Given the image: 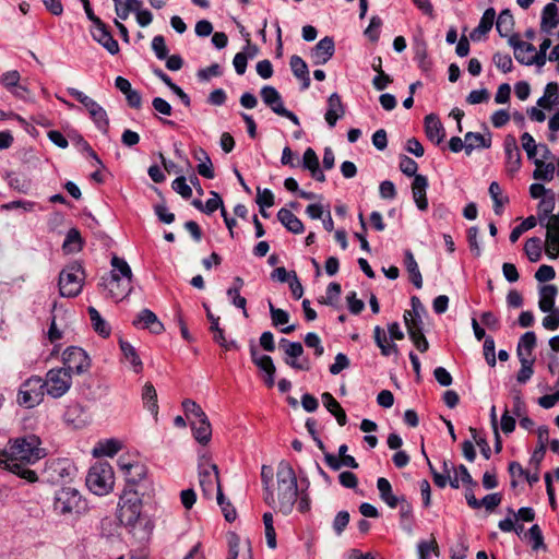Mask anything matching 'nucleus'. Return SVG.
Segmentation results:
<instances>
[{
	"instance_id": "obj_11",
	"label": "nucleus",
	"mask_w": 559,
	"mask_h": 559,
	"mask_svg": "<svg viewBox=\"0 0 559 559\" xmlns=\"http://www.w3.org/2000/svg\"><path fill=\"white\" fill-rule=\"evenodd\" d=\"M63 367L70 373L82 374L90 370L91 359L81 347L70 346L62 354Z\"/></svg>"
},
{
	"instance_id": "obj_31",
	"label": "nucleus",
	"mask_w": 559,
	"mask_h": 559,
	"mask_svg": "<svg viewBox=\"0 0 559 559\" xmlns=\"http://www.w3.org/2000/svg\"><path fill=\"white\" fill-rule=\"evenodd\" d=\"M277 218L293 234H301L305 230L302 222L287 209H281Z\"/></svg>"
},
{
	"instance_id": "obj_34",
	"label": "nucleus",
	"mask_w": 559,
	"mask_h": 559,
	"mask_svg": "<svg viewBox=\"0 0 559 559\" xmlns=\"http://www.w3.org/2000/svg\"><path fill=\"white\" fill-rule=\"evenodd\" d=\"M120 349L123 354L124 360L132 367L135 373H140L143 369V364L136 349L126 341H120Z\"/></svg>"
},
{
	"instance_id": "obj_30",
	"label": "nucleus",
	"mask_w": 559,
	"mask_h": 559,
	"mask_svg": "<svg viewBox=\"0 0 559 559\" xmlns=\"http://www.w3.org/2000/svg\"><path fill=\"white\" fill-rule=\"evenodd\" d=\"M294 75L301 81V88L307 90L310 86L309 70L306 62L299 56H293L289 61Z\"/></svg>"
},
{
	"instance_id": "obj_40",
	"label": "nucleus",
	"mask_w": 559,
	"mask_h": 559,
	"mask_svg": "<svg viewBox=\"0 0 559 559\" xmlns=\"http://www.w3.org/2000/svg\"><path fill=\"white\" fill-rule=\"evenodd\" d=\"M324 461L328 464L329 467H331L334 471H337L341 468V466H347L350 468H357L358 463L352 455H345L341 459H337L334 454L326 453L324 455Z\"/></svg>"
},
{
	"instance_id": "obj_51",
	"label": "nucleus",
	"mask_w": 559,
	"mask_h": 559,
	"mask_svg": "<svg viewBox=\"0 0 559 559\" xmlns=\"http://www.w3.org/2000/svg\"><path fill=\"white\" fill-rule=\"evenodd\" d=\"M251 358L253 362L264 372H275V366L273 364V360L267 355H259L257 349L254 347L251 348Z\"/></svg>"
},
{
	"instance_id": "obj_60",
	"label": "nucleus",
	"mask_w": 559,
	"mask_h": 559,
	"mask_svg": "<svg viewBox=\"0 0 559 559\" xmlns=\"http://www.w3.org/2000/svg\"><path fill=\"white\" fill-rule=\"evenodd\" d=\"M269 308L273 325H284L289 321V314L287 311L275 308L272 302H269Z\"/></svg>"
},
{
	"instance_id": "obj_15",
	"label": "nucleus",
	"mask_w": 559,
	"mask_h": 559,
	"mask_svg": "<svg viewBox=\"0 0 559 559\" xmlns=\"http://www.w3.org/2000/svg\"><path fill=\"white\" fill-rule=\"evenodd\" d=\"M508 43L513 48L514 57L520 63L534 64V46L532 44L521 40L518 34L510 35Z\"/></svg>"
},
{
	"instance_id": "obj_50",
	"label": "nucleus",
	"mask_w": 559,
	"mask_h": 559,
	"mask_svg": "<svg viewBox=\"0 0 559 559\" xmlns=\"http://www.w3.org/2000/svg\"><path fill=\"white\" fill-rule=\"evenodd\" d=\"M557 92L558 84L555 82L548 83L545 88V95L538 99L537 105L543 108H550L552 104L557 103Z\"/></svg>"
},
{
	"instance_id": "obj_24",
	"label": "nucleus",
	"mask_w": 559,
	"mask_h": 559,
	"mask_svg": "<svg viewBox=\"0 0 559 559\" xmlns=\"http://www.w3.org/2000/svg\"><path fill=\"white\" fill-rule=\"evenodd\" d=\"M123 447L122 441L118 439H105L99 440L92 450V454L94 457H103V456H114L117 454Z\"/></svg>"
},
{
	"instance_id": "obj_5",
	"label": "nucleus",
	"mask_w": 559,
	"mask_h": 559,
	"mask_svg": "<svg viewBox=\"0 0 559 559\" xmlns=\"http://www.w3.org/2000/svg\"><path fill=\"white\" fill-rule=\"evenodd\" d=\"M117 518L121 525L133 534L145 525V519L142 515V499L136 491L126 490L122 493L118 503Z\"/></svg>"
},
{
	"instance_id": "obj_28",
	"label": "nucleus",
	"mask_w": 559,
	"mask_h": 559,
	"mask_svg": "<svg viewBox=\"0 0 559 559\" xmlns=\"http://www.w3.org/2000/svg\"><path fill=\"white\" fill-rule=\"evenodd\" d=\"M465 153L471 155L475 148H488L491 146V135L487 136L478 132H467L464 136Z\"/></svg>"
},
{
	"instance_id": "obj_6",
	"label": "nucleus",
	"mask_w": 559,
	"mask_h": 559,
	"mask_svg": "<svg viewBox=\"0 0 559 559\" xmlns=\"http://www.w3.org/2000/svg\"><path fill=\"white\" fill-rule=\"evenodd\" d=\"M53 512L61 516H80L87 512L86 499L73 487H62L55 492Z\"/></svg>"
},
{
	"instance_id": "obj_17",
	"label": "nucleus",
	"mask_w": 559,
	"mask_h": 559,
	"mask_svg": "<svg viewBox=\"0 0 559 559\" xmlns=\"http://www.w3.org/2000/svg\"><path fill=\"white\" fill-rule=\"evenodd\" d=\"M334 50V40L326 36L320 39L311 50V60L316 66L324 64L332 58Z\"/></svg>"
},
{
	"instance_id": "obj_55",
	"label": "nucleus",
	"mask_w": 559,
	"mask_h": 559,
	"mask_svg": "<svg viewBox=\"0 0 559 559\" xmlns=\"http://www.w3.org/2000/svg\"><path fill=\"white\" fill-rule=\"evenodd\" d=\"M412 310L405 311L404 313V321L406 322V316L407 318L412 319L414 323H418L419 325L423 324L421 321V312L425 311L423 304L420 302L419 298L416 296L412 297Z\"/></svg>"
},
{
	"instance_id": "obj_59",
	"label": "nucleus",
	"mask_w": 559,
	"mask_h": 559,
	"mask_svg": "<svg viewBox=\"0 0 559 559\" xmlns=\"http://www.w3.org/2000/svg\"><path fill=\"white\" fill-rule=\"evenodd\" d=\"M90 117L92 118V120L94 121L99 131H102L103 133H107L109 128V119L106 110L103 107L92 112Z\"/></svg>"
},
{
	"instance_id": "obj_44",
	"label": "nucleus",
	"mask_w": 559,
	"mask_h": 559,
	"mask_svg": "<svg viewBox=\"0 0 559 559\" xmlns=\"http://www.w3.org/2000/svg\"><path fill=\"white\" fill-rule=\"evenodd\" d=\"M67 92L72 97H74L79 103H81L86 108V110L88 111L90 115L102 107L93 98H91L90 96L85 95L83 92H81L74 87H69L67 90Z\"/></svg>"
},
{
	"instance_id": "obj_57",
	"label": "nucleus",
	"mask_w": 559,
	"mask_h": 559,
	"mask_svg": "<svg viewBox=\"0 0 559 559\" xmlns=\"http://www.w3.org/2000/svg\"><path fill=\"white\" fill-rule=\"evenodd\" d=\"M522 147L526 152V155L530 159H537L536 154L539 145L536 144L534 138L528 132H524L521 135Z\"/></svg>"
},
{
	"instance_id": "obj_58",
	"label": "nucleus",
	"mask_w": 559,
	"mask_h": 559,
	"mask_svg": "<svg viewBox=\"0 0 559 559\" xmlns=\"http://www.w3.org/2000/svg\"><path fill=\"white\" fill-rule=\"evenodd\" d=\"M519 360L521 362V369L518 372L516 380L520 383H525L532 378V376L534 373V370H533L534 359L522 358Z\"/></svg>"
},
{
	"instance_id": "obj_27",
	"label": "nucleus",
	"mask_w": 559,
	"mask_h": 559,
	"mask_svg": "<svg viewBox=\"0 0 559 559\" xmlns=\"http://www.w3.org/2000/svg\"><path fill=\"white\" fill-rule=\"evenodd\" d=\"M406 328L409 338L412 340L416 348L421 353L427 352L429 348V343L423 333L421 325H419L418 323H414L412 319L406 317Z\"/></svg>"
},
{
	"instance_id": "obj_37",
	"label": "nucleus",
	"mask_w": 559,
	"mask_h": 559,
	"mask_svg": "<svg viewBox=\"0 0 559 559\" xmlns=\"http://www.w3.org/2000/svg\"><path fill=\"white\" fill-rule=\"evenodd\" d=\"M142 400L147 411L155 417L158 414L157 393L151 382H146L142 390Z\"/></svg>"
},
{
	"instance_id": "obj_33",
	"label": "nucleus",
	"mask_w": 559,
	"mask_h": 559,
	"mask_svg": "<svg viewBox=\"0 0 559 559\" xmlns=\"http://www.w3.org/2000/svg\"><path fill=\"white\" fill-rule=\"evenodd\" d=\"M536 346V335L534 332L530 331L524 333L519 341L516 354L519 359L526 358L533 359L532 353L534 347Z\"/></svg>"
},
{
	"instance_id": "obj_3",
	"label": "nucleus",
	"mask_w": 559,
	"mask_h": 559,
	"mask_svg": "<svg viewBox=\"0 0 559 559\" xmlns=\"http://www.w3.org/2000/svg\"><path fill=\"white\" fill-rule=\"evenodd\" d=\"M199 484L202 489L203 496L206 499H213L216 495V500L221 507L227 522H233L236 519V510H227L224 508V495L219 483L218 467L212 462L211 456L203 452L199 454L198 463Z\"/></svg>"
},
{
	"instance_id": "obj_9",
	"label": "nucleus",
	"mask_w": 559,
	"mask_h": 559,
	"mask_svg": "<svg viewBox=\"0 0 559 559\" xmlns=\"http://www.w3.org/2000/svg\"><path fill=\"white\" fill-rule=\"evenodd\" d=\"M43 384L48 396L60 399L71 389L72 376L67 368H52L47 371Z\"/></svg>"
},
{
	"instance_id": "obj_12",
	"label": "nucleus",
	"mask_w": 559,
	"mask_h": 559,
	"mask_svg": "<svg viewBox=\"0 0 559 559\" xmlns=\"http://www.w3.org/2000/svg\"><path fill=\"white\" fill-rule=\"evenodd\" d=\"M118 466L129 484H139L146 477L147 468L144 464L130 455H121L118 459Z\"/></svg>"
},
{
	"instance_id": "obj_61",
	"label": "nucleus",
	"mask_w": 559,
	"mask_h": 559,
	"mask_svg": "<svg viewBox=\"0 0 559 559\" xmlns=\"http://www.w3.org/2000/svg\"><path fill=\"white\" fill-rule=\"evenodd\" d=\"M399 167H400V170L408 177L413 176L415 178V176L417 175L416 174L417 169H418L417 163L406 155H403L400 157Z\"/></svg>"
},
{
	"instance_id": "obj_23",
	"label": "nucleus",
	"mask_w": 559,
	"mask_h": 559,
	"mask_svg": "<svg viewBox=\"0 0 559 559\" xmlns=\"http://www.w3.org/2000/svg\"><path fill=\"white\" fill-rule=\"evenodd\" d=\"M425 132L427 138L435 144H440L445 136L440 119L432 114L425 117Z\"/></svg>"
},
{
	"instance_id": "obj_21",
	"label": "nucleus",
	"mask_w": 559,
	"mask_h": 559,
	"mask_svg": "<svg viewBox=\"0 0 559 559\" xmlns=\"http://www.w3.org/2000/svg\"><path fill=\"white\" fill-rule=\"evenodd\" d=\"M428 188V179L424 175H416L412 183L413 199L420 211L428 209V200L426 197Z\"/></svg>"
},
{
	"instance_id": "obj_46",
	"label": "nucleus",
	"mask_w": 559,
	"mask_h": 559,
	"mask_svg": "<svg viewBox=\"0 0 559 559\" xmlns=\"http://www.w3.org/2000/svg\"><path fill=\"white\" fill-rule=\"evenodd\" d=\"M489 194L493 201V211L497 215L502 214V207L509 202L507 197H502L501 188L498 182L493 181L489 186Z\"/></svg>"
},
{
	"instance_id": "obj_1",
	"label": "nucleus",
	"mask_w": 559,
	"mask_h": 559,
	"mask_svg": "<svg viewBox=\"0 0 559 559\" xmlns=\"http://www.w3.org/2000/svg\"><path fill=\"white\" fill-rule=\"evenodd\" d=\"M40 439L35 435L15 438L9 441V445L0 451V467H3L28 483L38 480L35 471L26 465L35 464L46 455L40 447Z\"/></svg>"
},
{
	"instance_id": "obj_16",
	"label": "nucleus",
	"mask_w": 559,
	"mask_h": 559,
	"mask_svg": "<svg viewBox=\"0 0 559 559\" xmlns=\"http://www.w3.org/2000/svg\"><path fill=\"white\" fill-rule=\"evenodd\" d=\"M281 345L284 348L285 354L288 358L285 359V362L294 369L299 370H309V361L305 360L304 362H299L296 358L300 357L304 354V347L299 342H289L286 338L281 340Z\"/></svg>"
},
{
	"instance_id": "obj_47",
	"label": "nucleus",
	"mask_w": 559,
	"mask_h": 559,
	"mask_svg": "<svg viewBox=\"0 0 559 559\" xmlns=\"http://www.w3.org/2000/svg\"><path fill=\"white\" fill-rule=\"evenodd\" d=\"M555 193L551 192L548 195H545L538 203V219L539 223L543 224L546 218H548L551 212L555 209Z\"/></svg>"
},
{
	"instance_id": "obj_53",
	"label": "nucleus",
	"mask_w": 559,
	"mask_h": 559,
	"mask_svg": "<svg viewBox=\"0 0 559 559\" xmlns=\"http://www.w3.org/2000/svg\"><path fill=\"white\" fill-rule=\"evenodd\" d=\"M545 249L551 259H556L559 255V233L546 231Z\"/></svg>"
},
{
	"instance_id": "obj_48",
	"label": "nucleus",
	"mask_w": 559,
	"mask_h": 559,
	"mask_svg": "<svg viewBox=\"0 0 559 559\" xmlns=\"http://www.w3.org/2000/svg\"><path fill=\"white\" fill-rule=\"evenodd\" d=\"M524 251L531 262H537L542 257V240L537 237L527 239Z\"/></svg>"
},
{
	"instance_id": "obj_32",
	"label": "nucleus",
	"mask_w": 559,
	"mask_h": 559,
	"mask_svg": "<svg viewBox=\"0 0 559 559\" xmlns=\"http://www.w3.org/2000/svg\"><path fill=\"white\" fill-rule=\"evenodd\" d=\"M557 287L555 285H544L539 289L538 307L543 312H548L555 308V299L557 296Z\"/></svg>"
},
{
	"instance_id": "obj_14",
	"label": "nucleus",
	"mask_w": 559,
	"mask_h": 559,
	"mask_svg": "<svg viewBox=\"0 0 559 559\" xmlns=\"http://www.w3.org/2000/svg\"><path fill=\"white\" fill-rule=\"evenodd\" d=\"M503 148L506 154V171L509 175H514L521 168L522 158L516 140L513 135L509 134L506 136Z\"/></svg>"
},
{
	"instance_id": "obj_41",
	"label": "nucleus",
	"mask_w": 559,
	"mask_h": 559,
	"mask_svg": "<svg viewBox=\"0 0 559 559\" xmlns=\"http://www.w3.org/2000/svg\"><path fill=\"white\" fill-rule=\"evenodd\" d=\"M514 25V20L509 10H503L496 22V29L502 37L510 35Z\"/></svg>"
},
{
	"instance_id": "obj_2",
	"label": "nucleus",
	"mask_w": 559,
	"mask_h": 559,
	"mask_svg": "<svg viewBox=\"0 0 559 559\" xmlns=\"http://www.w3.org/2000/svg\"><path fill=\"white\" fill-rule=\"evenodd\" d=\"M298 499V481L292 464L285 460L281 461L276 469V493L266 488L264 501L274 510L287 515Z\"/></svg>"
},
{
	"instance_id": "obj_62",
	"label": "nucleus",
	"mask_w": 559,
	"mask_h": 559,
	"mask_svg": "<svg viewBox=\"0 0 559 559\" xmlns=\"http://www.w3.org/2000/svg\"><path fill=\"white\" fill-rule=\"evenodd\" d=\"M349 513L347 511H340L333 520V530L337 536L342 535L349 523Z\"/></svg>"
},
{
	"instance_id": "obj_22",
	"label": "nucleus",
	"mask_w": 559,
	"mask_h": 559,
	"mask_svg": "<svg viewBox=\"0 0 559 559\" xmlns=\"http://www.w3.org/2000/svg\"><path fill=\"white\" fill-rule=\"evenodd\" d=\"M191 429L194 439L202 445H206L212 438V427L206 415L191 420Z\"/></svg>"
},
{
	"instance_id": "obj_19",
	"label": "nucleus",
	"mask_w": 559,
	"mask_h": 559,
	"mask_svg": "<svg viewBox=\"0 0 559 559\" xmlns=\"http://www.w3.org/2000/svg\"><path fill=\"white\" fill-rule=\"evenodd\" d=\"M91 34L94 40L100 44L109 53L116 55L119 52L118 41L112 37L104 22L102 25H95Z\"/></svg>"
},
{
	"instance_id": "obj_38",
	"label": "nucleus",
	"mask_w": 559,
	"mask_h": 559,
	"mask_svg": "<svg viewBox=\"0 0 559 559\" xmlns=\"http://www.w3.org/2000/svg\"><path fill=\"white\" fill-rule=\"evenodd\" d=\"M405 265H406V269L409 274V278H411L412 283L415 285L416 288H418V289L421 288L423 287L421 273H420L418 264L414 258V254L409 250H407L405 252Z\"/></svg>"
},
{
	"instance_id": "obj_39",
	"label": "nucleus",
	"mask_w": 559,
	"mask_h": 559,
	"mask_svg": "<svg viewBox=\"0 0 559 559\" xmlns=\"http://www.w3.org/2000/svg\"><path fill=\"white\" fill-rule=\"evenodd\" d=\"M374 341L381 350L383 356H390L397 353V346L393 343H389L384 330L377 325L373 330Z\"/></svg>"
},
{
	"instance_id": "obj_29",
	"label": "nucleus",
	"mask_w": 559,
	"mask_h": 559,
	"mask_svg": "<svg viewBox=\"0 0 559 559\" xmlns=\"http://www.w3.org/2000/svg\"><path fill=\"white\" fill-rule=\"evenodd\" d=\"M496 19V11L493 8H488L480 21L478 26L471 33L472 40H479L484 35H486L492 27Z\"/></svg>"
},
{
	"instance_id": "obj_54",
	"label": "nucleus",
	"mask_w": 559,
	"mask_h": 559,
	"mask_svg": "<svg viewBox=\"0 0 559 559\" xmlns=\"http://www.w3.org/2000/svg\"><path fill=\"white\" fill-rule=\"evenodd\" d=\"M417 550L419 555V559H428L429 555L433 552L436 556L439 555V547L436 542V538H431L430 540H421L417 545Z\"/></svg>"
},
{
	"instance_id": "obj_25",
	"label": "nucleus",
	"mask_w": 559,
	"mask_h": 559,
	"mask_svg": "<svg viewBox=\"0 0 559 559\" xmlns=\"http://www.w3.org/2000/svg\"><path fill=\"white\" fill-rule=\"evenodd\" d=\"M559 25L558 7L555 3H548L544 7L542 12L540 29L546 34Z\"/></svg>"
},
{
	"instance_id": "obj_4",
	"label": "nucleus",
	"mask_w": 559,
	"mask_h": 559,
	"mask_svg": "<svg viewBox=\"0 0 559 559\" xmlns=\"http://www.w3.org/2000/svg\"><path fill=\"white\" fill-rule=\"evenodd\" d=\"M102 285L112 299L118 301L126 298L132 290V271L128 262L114 255L110 274L103 278Z\"/></svg>"
},
{
	"instance_id": "obj_52",
	"label": "nucleus",
	"mask_w": 559,
	"mask_h": 559,
	"mask_svg": "<svg viewBox=\"0 0 559 559\" xmlns=\"http://www.w3.org/2000/svg\"><path fill=\"white\" fill-rule=\"evenodd\" d=\"M537 224V221H536V217L535 216H528L526 217L520 225H518L516 227H514L510 234V241L512 243L516 242L518 239L520 238V236L534 228Z\"/></svg>"
},
{
	"instance_id": "obj_43",
	"label": "nucleus",
	"mask_w": 559,
	"mask_h": 559,
	"mask_svg": "<svg viewBox=\"0 0 559 559\" xmlns=\"http://www.w3.org/2000/svg\"><path fill=\"white\" fill-rule=\"evenodd\" d=\"M90 319L93 325V329L102 336L107 337L110 334V328L107 322L100 317L99 312L93 308H88Z\"/></svg>"
},
{
	"instance_id": "obj_56",
	"label": "nucleus",
	"mask_w": 559,
	"mask_h": 559,
	"mask_svg": "<svg viewBox=\"0 0 559 559\" xmlns=\"http://www.w3.org/2000/svg\"><path fill=\"white\" fill-rule=\"evenodd\" d=\"M182 408L185 411L186 417L190 421L192 419H199L200 417L206 415L199 404L189 399L182 402Z\"/></svg>"
},
{
	"instance_id": "obj_10",
	"label": "nucleus",
	"mask_w": 559,
	"mask_h": 559,
	"mask_svg": "<svg viewBox=\"0 0 559 559\" xmlns=\"http://www.w3.org/2000/svg\"><path fill=\"white\" fill-rule=\"evenodd\" d=\"M45 394L43 379L38 376H33L22 383L17 394V403L32 408L41 403Z\"/></svg>"
},
{
	"instance_id": "obj_63",
	"label": "nucleus",
	"mask_w": 559,
	"mask_h": 559,
	"mask_svg": "<svg viewBox=\"0 0 559 559\" xmlns=\"http://www.w3.org/2000/svg\"><path fill=\"white\" fill-rule=\"evenodd\" d=\"M257 203L260 209L271 207L274 204V194L270 189H257Z\"/></svg>"
},
{
	"instance_id": "obj_64",
	"label": "nucleus",
	"mask_w": 559,
	"mask_h": 559,
	"mask_svg": "<svg viewBox=\"0 0 559 559\" xmlns=\"http://www.w3.org/2000/svg\"><path fill=\"white\" fill-rule=\"evenodd\" d=\"M547 313L543 319V326L548 331L557 330L559 328V309L550 310Z\"/></svg>"
},
{
	"instance_id": "obj_42",
	"label": "nucleus",
	"mask_w": 559,
	"mask_h": 559,
	"mask_svg": "<svg viewBox=\"0 0 559 559\" xmlns=\"http://www.w3.org/2000/svg\"><path fill=\"white\" fill-rule=\"evenodd\" d=\"M195 158L201 160V163L197 167L198 173L204 178L213 179L215 176L213 164L206 152L204 150H200L195 154Z\"/></svg>"
},
{
	"instance_id": "obj_35",
	"label": "nucleus",
	"mask_w": 559,
	"mask_h": 559,
	"mask_svg": "<svg viewBox=\"0 0 559 559\" xmlns=\"http://www.w3.org/2000/svg\"><path fill=\"white\" fill-rule=\"evenodd\" d=\"M535 169L533 178L535 180L551 181L555 177L556 167L552 163H545L543 159H534Z\"/></svg>"
},
{
	"instance_id": "obj_49",
	"label": "nucleus",
	"mask_w": 559,
	"mask_h": 559,
	"mask_svg": "<svg viewBox=\"0 0 559 559\" xmlns=\"http://www.w3.org/2000/svg\"><path fill=\"white\" fill-rule=\"evenodd\" d=\"M63 250L67 252H76L82 248V238L78 229L71 228L64 239Z\"/></svg>"
},
{
	"instance_id": "obj_7",
	"label": "nucleus",
	"mask_w": 559,
	"mask_h": 559,
	"mask_svg": "<svg viewBox=\"0 0 559 559\" xmlns=\"http://www.w3.org/2000/svg\"><path fill=\"white\" fill-rule=\"evenodd\" d=\"M85 483L94 495H108L115 486V475L111 465L108 462H96L90 467Z\"/></svg>"
},
{
	"instance_id": "obj_45",
	"label": "nucleus",
	"mask_w": 559,
	"mask_h": 559,
	"mask_svg": "<svg viewBox=\"0 0 559 559\" xmlns=\"http://www.w3.org/2000/svg\"><path fill=\"white\" fill-rule=\"evenodd\" d=\"M67 92L72 97H74L79 103H81L86 108V110L88 111L90 115L102 107L93 98H91L90 96L85 95L83 92H81L74 87H69L67 90Z\"/></svg>"
},
{
	"instance_id": "obj_20",
	"label": "nucleus",
	"mask_w": 559,
	"mask_h": 559,
	"mask_svg": "<svg viewBox=\"0 0 559 559\" xmlns=\"http://www.w3.org/2000/svg\"><path fill=\"white\" fill-rule=\"evenodd\" d=\"M345 115V107L342 103L341 96L337 93H333L328 98V109L324 115L326 123L333 128L335 127L338 119Z\"/></svg>"
},
{
	"instance_id": "obj_18",
	"label": "nucleus",
	"mask_w": 559,
	"mask_h": 559,
	"mask_svg": "<svg viewBox=\"0 0 559 559\" xmlns=\"http://www.w3.org/2000/svg\"><path fill=\"white\" fill-rule=\"evenodd\" d=\"M133 325L139 329H147L154 334H160L164 331L163 323L150 309L140 311L133 321Z\"/></svg>"
},
{
	"instance_id": "obj_36",
	"label": "nucleus",
	"mask_w": 559,
	"mask_h": 559,
	"mask_svg": "<svg viewBox=\"0 0 559 559\" xmlns=\"http://www.w3.org/2000/svg\"><path fill=\"white\" fill-rule=\"evenodd\" d=\"M377 488L382 501H384L390 508L397 507L400 499L393 495L392 486L386 478H378Z\"/></svg>"
},
{
	"instance_id": "obj_13",
	"label": "nucleus",
	"mask_w": 559,
	"mask_h": 559,
	"mask_svg": "<svg viewBox=\"0 0 559 559\" xmlns=\"http://www.w3.org/2000/svg\"><path fill=\"white\" fill-rule=\"evenodd\" d=\"M73 465L68 459H55L46 462L44 474L47 481L56 484L71 476Z\"/></svg>"
},
{
	"instance_id": "obj_8",
	"label": "nucleus",
	"mask_w": 559,
	"mask_h": 559,
	"mask_svg": "<svg viewBox=\"0 0 559 559\" xmlns=\"http://www.w3.org/2000/svg\"><path fill=\"white\" fill-rule=\"evenodd\" d=\"M85 273L79 263L67 265L59 274V292L62 297H75L83 288Z\"/></svg>"
},
{
	"instance_id": "obj_26",
	"label": "nucleus",
	"mask_w": 559,
	"mask_h": 559,
	"mask_svg": "<svg viewBox=\"0 0 559 559\" xmlns=\"http://www.w3.org/2000/svg\"><path fill=\"white\" fill-rule=\"evenodd\" d=\"M261 97H262V100L264 102V104L266 106H269L273 112H275L276 115H281L284 109H285V106H284V103L282 100V97L280 95V93L277 92V90L273 86H264L262 90H261Z\"/></svg>"
}]
</instances>
